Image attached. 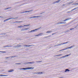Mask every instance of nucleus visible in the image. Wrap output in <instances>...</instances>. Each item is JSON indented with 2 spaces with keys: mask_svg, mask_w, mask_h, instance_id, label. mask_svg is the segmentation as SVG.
<instances>
[{
  "mask_svg": "<svg viewBox=\"0 0 78 78\" xmlns=\"http://www.w3.org/2000/svg\"><path fill=\"white\" fill-rule=\"evenodd\" d=\"M34 67H29L26 68H23L20 69V70H29L31 69H34Z\"/></svg>",
  "mask_w": 78,
  "mask_h": 78,
  "instance_id": "f257e3e1",
  "label": "nucleus"
},
{
  "mask_svg": "<svg viewBox=\"0 0 78 78\" xmlns=\"http://www.w3.org/2000/svg\"><path fill=\"white\" fill-rule=\"evenodd\" d=\"M16 19V18H10L8 19H7L5 20H4V22H6V21H7V20H10V19Z\"/></svg>",
  "mask_w": 78,
  "mask_h": 78,
  "instance_id": "f03ea898",
  "label": "nucleus"
},
{
  "mask_svg": "<svg viewBox=\"0 0 78 78\" xmlns=\"http://www.w3.org/2000/svg\"><path fill=\"white\" fill-rule=\"evenodd\" d=\"M74 46H72L70 47H69L68 48H66L65 49H62V50H66V49H69V48H72Z\"/></svg>",
  "mask_w": 78,
  "mask_h": 78,
  "instance_id": "7ed1b4c3",
  "label": "nucleus"
},
{
  "mask_svg": "<svg viewBox=\"0 0 78 78\" xmlns=\"http://www.w3.org/2000/svg\"><path fill=\"white\" fill-rule=\"evenodd\" d=\"M70 19H71V18H69L68 19H66L64 20H63V21L64 22H66V21H67V20H70Z\"/></svg>",
  "mask_w": 78,
  "mask_h": 78,
  "instance_id": "20e7f679",
  "label": "nucleus"
},
{
  "mask_svg": "<svg viewBox=\"0 0 78 78\" xmlns=\"http://www.w3.org/2000/svg\"><path fill=\"white\" fill-rule=\"evenodd\" d=\"M41 17V16H33V17H31L30 18V19H31V18H36V17Z\"/></svg>",
  "mask_w": 78,
  "mask_h": 78,
  "instance_id": "39448f33",
  "label": "nucleus"
},
{
  "mask_svg": "<svg viewBox=\"0 0 78 78\" xmlns=\"http://www.w3.org/2000/svg\"><path fill=\"white\" fill-rule=\"evenodd\" d=\"M41 28V27H40V28H38L37 29H35V30H31V31H35L36 30H39Z\"/></svg>",
  "mask_w": 78,
  "mask_h": 78,
  "instance_id": "423d86ee",
  "label": "nucleus"
},
{
  "mask_svg": "<svg viewBox=\"0 0 78 78\" xmlns=\"http://www.w3.org/2000/svg\"><path fill=\"white\" fill-rule=\"evenodd\" d=\"M35 73L36 74H42L43 73L42 72H39L38 73Z\"/></svg>",
  "mask_w": 78,
  "mask_h": 78,
  "instance_id": "0eeeda50",
  "label": "nucleus"
},
{
  "mask_svg": "<svg viewBox=\"0 0 78 78\" xmlns=\"http://www.w3.org/2000/svg\"><path fill=\"white\" fill-rule=\"evenodd\" d=\"M8 76V75H4L3 74H0V76Z\"/></svg>",
  "mask_w": 78,
  "mask_h": 78,
  "instance_id": "6e6552de",
  "label": "nucleus"
},
{
  "mask_svg": "<svg viewBox=\"0 0 78 78\" xmlns=\"http://www.w3.org/2000/svg\"><path fill=\"white\" fill-rule=\"evenodd\" d=\"M70 55H71V54H70L69 55H66L62 57V58H65V57H66V56H70Z\"/></svg>",
  "mask_w": 78,
  "mask_h": 78,
  "instance_id": "1a4fd4ad",
  "label": "nucleus"
},
{
  "mask_svg": "<svg viewBox=\"0 0 78 78\" xmlns=\"http://www.w3.org/2000/svg\"><path fill=\"white\" fill-rule=\"evenodd\" d=\"M14 71V69H10L9 71H8V72H12Z\"/></svg>",
  "mask_w": 78,
  "mask_h": 78,
  "instance_id": "9d476101",
  "label": "nucleus"
},
{
  "mask_svg": "<svg viewBox=\"0 0 78 78\" xmlns=\"http://www.w3.org/2000/svg\"><path fill=\"white\" fill-rule=\"evenodd\" d=\"M78 9V7L77 8H74V9L71 10V11H74V10H75V9Z\"/></svg>",
  "mask_w": 78,
  "mask_h": 78,
  "instance_id": "9b49d317",
  "label": "nucleus"
},
{
  "mask_svg": "<svg viewBox=\"0 0 78 78\" xmlns=\"http://www.w3.org/2000/svg\"><path fill=\"white\" fill-rule=\"evenodd\" d=\"M65 72H70V70L68 69H65Z\"/></svg>",
  "mask_w": 78,
  "mask_h": 78,
  "instance_id": "f8f14e48",
  "label": "nucleus"
},
{
  "mask_svg": "<svg viewBox=\"0 0 78 78\" xmlns=\"http://www.w3.org/2000/svg\"><path fill=\"white\" fill-rule=\"evenodd\" d=\"M51 32H52V31H47V32H46V33H51Z\"/></svg>",
  "mask_w": 78,
  "mask_h": 78,
  "instance_id": "ddd939ff",
  "label": "nucleus"
},
{
  "mask_svg": "<svg viewBox=\"0 0 78 78\" xmlns=\"http://www.w3.org/2000/svg\"><path fill=\"white\" fill-rule=\"evenodd\" d=\"M43 34L42 33H41L40 34L35 35V36H39L40 35H41V34Z\"/></svg>",
  "mask_w": 78,
  "mask_h": 78,
  "instance_id": "4468645a",
  "label": "nucleus"
},
{
  "mask_svg": "<svg viewBox=\"0 0 78 78\" xmlns=\"http://www.w3.org/2000/svg\"><path fill=\"white\" fill-rule=\"evenodd\" d=\"M34 62H29L27 63V64H32V63H34Z\"/></svg>",
  "mask_w": 78,
  "mask_h": 78,
  "instance_id": "2eb2a0df",
  "label": "nucleus"
},
{
  "mask_svg": "<svg viewBox=\"0 0 78 78\" xmlns=\"http://www.w3.org/2000/svg\"><path fill=\"white\" fill-rule=\"evenodd\" d=\"M19 22H22V21H16L14 22V23H18Z\"/></svg>",
  "mask_w": 78,
  "mask_h": 78,
  "instance_id": "dca6fc26",
  "label": "nucleus"
},
{
  "mask_svg": "<svg viewBox=\"0 0 78 78\" xmlns=\"http://www.w3.org/2000/svg\"><path fill=\"white\" fill-rule=\"evenodd\" d=\"M61 0H58V1H56V3H59V2H60V1Z\"/></svg>",
  "mask_w": 78,
  "mask_h": 78,
  "instance_id": "f3484780",
  "label": "nucleus"
},
{
  "mask_svg": "<svg viewBox=\"0 0 78 78\" xmlns=\"http://www.w3.org/2000/svg\"><path fill=\"white\" fill-rule=\"evenodd\" d=\"M23 26H18V28H21V27H23Z\"/></svg>",
  "mask_w": 78,
  "mask_h": 78,
  "instance_id": "a211bd4d",
  "label": "nucleus"
},
{
  "mask_svg": "<svg viewBox=\"0 0 78 78\" xmlns=\"http://www.w3.org/2000/svg\"><path fill=\"white\" fill-rule=\"evenodd\" d=\"M68 42H69V41L66 42L64 43H63V44H67V43H68Z\"/></svg>",
  "mask_w": 78,
  "mask_h": 78,
  "instance_id": "6ab92c4d",
  "label": "nucleus"
},
{
  "mask_svg": "<svg viewBox=\"0 0 78 78\" xmlns=\"http://www.w3.org/2000/svg\"><path fill=\"white\" fill-rule=\"evenodd\" d=\"M25 46L26 47H31V45H29L28 46L26 45Z\"/></svg>",
  "mask_w": 78,
  "mask_h": 78,
  "instance_id": "aec40b11",
  "label": "nucleus"
},
{
  "mask_svg": "<svg viewBox=\"0 0 78 78\" xmlns=\"http://www.w3.org/2000/svg\"><path fill=\"white\" fill-rule=\"evenodd\" d=\"M63 23V22H60L58 23L59 24H62Z\"/></svg>",
  "mask_w": 78,
  "mask_h": 78,
  "instance_id": "412c9836",
  "label": "nucleus"
},
{
  "mask_svg": "<svg viewBox=\"0 0 78 78\" xmlns=\"http://www.w3.org/2000/svg\"><path fill=\"white\" fill-rule=\"evenodd\" d=\"M62 54H60V55H56V56H61V55H62Z\"/></svg>",
  "mask_w": 78,
  "mask_h": 78,
  "instance_id": "4be33fe9",
  "label": "nucleus"
},
{
  "mask_svg": "<svg viewBox=\"0 0 78 78\" xmlns=\"http://www.w3.org/2000/svg\"><path fill=\"white\" fill-rule=\"evenodd\" d=\"M42 61H38L37 62H42Z\"/></svg>",
  "mask_w": 78,
  "mask_h": 78,
  "instance_id": "5701e85b",
  "label": "nucleus"
},
{
  "mask_svg": "<svg viewBox=\"0 0 78 78\" xmlns=\"http://www.w3.org/2000/svg\"><path fill=\"white\" fill-rule=\"evenodd\" d=\"M73 29H74V28H72V29H70V30H73Z\"/></svg>",
  "mask_w": 78,
  "mask_h": 78,
  "instance_id": "b1692460",
  "label": "nucleus"
},
{
  "mask_svg": "<svg viewBox=\"0 0 78 78\" xmlns=\"http://www.w3.org/2000/svg\"><path fill=\"white\" fill-rule=\"evenodd\" d=\"M24 30H28V28H25V29H24Z\"/></svg>",
  "mask_w": 78,
  "mask_h": 78,
  "instance_id": "393cba45",
  "label": "nucleus"
},
{
  "mask_svg": "<svg viewBox=\"0 0 78 78\" xmlns=\"http://www.w3.org/2000/svg\"><path fill=\"white\" fill-rule=\"evenodd\" d=\"M9 8H7L6 9H9Z\"/></svg>",
  "mask_w": 78,
  "mask_h": 78,
  "instance_id": "a878e982",
  "label": "nucleus"
},
{
  "mask_svg": "<svg viewBox=\"0 0 78 78\" xmlns=\"http://www.w3.org/2000/svg\"><path fill=\"white\" fill-rule=\"evenodd\" d=\"M63 23L65 24V23H66V22H63Z\"/></svg>",
  "mask_w": 78,
  "mask_h": 78,
  "instance_id": "bb28decb",
  "label": "nucleus"
},
{
  "mask_svg": "<svg viewBox=\"0 0 78 78\" xmlns=\"http://www.w3.org/2000/svg\"><path fill=\"white\" fill-rule=\"evenodd\" d=\"M25 26H28V25H25L24 26V27H25Z\"/></svg>",
  "mask_w": 78,
  "mask_h": 78,
  "instance_id": "cd10ccee",
  "label": "nucleus"
},
{
  "mask_svg": "<svg viewBox=\"0 0 78 78\" xmlns=\"http://www.w3.org/2000/svg\"><path fill=\"white\" fill-rule=\"evenodd\" d=\"M2 53H5L6 52L5 51H2Z\"/></svg>",
  "mask_w": 78,
  "mask_h": 78,
  "instance_id": "c85d7f7f",
  "label": "nucleus"
},
{
  "mask_svg": "<svg viewBox=\"0 0 78 78\" xmlns=\"http://www.w3.org/2000/svg\"><path fill=\"white\" fill-rule=\"evenodd\" d=\"M67 13H69V12H70V11H68L67 12Z\"/></svg>",
  "mask_w": 78,
  "mask_h": 78,
  "instance_id": "c756f323",
  "label": "nucleus"
},
{
  "mask_svg": "<svg viewBox=\"0 0 78 78\" xmlns=\"http://www.w3.org/2000/svg\"><path fill=\"white\" fill-rule=\"evenodd\" d=\"M20 64V63H16V64Z\"/></svg>",
  "mask_w": 78,
  "mask_h": 78,
  "instance_id": "7c9ffc66",
  "label": "nucleus"
},
{
  "mask_svg": "<svg viewBox=\"0 0 78 78\" xmlns=\"http://www.w3.org/2000/svg\"><path fill=\"white\" fill-rule=\"evenodd\" d=\"M3 17H2V16H0V18H3Z\"/></svg>",
  "mask_w": 78,
  "mask_h": 78,
  "instance_id": "2f4dec72",
  "label": "nucleus"
},
{
  "mask_svg": "<svg viewBox=\"0 0 78 78\" xmlns=\"http://www.w3.org/2000/svg\"><path fill=\"white\" fill-rule=\"evenodd\" d=\"M53 34H55L54 33L52 34V35H53Z\"/></svg>",
  "mask_w": 78,
  "mask_h": 78,
  "instance_id": "473e14b6",
  "label": "nucleus"
},
{
  "mask_svg": "<svg viewBox=\"0 0 78 78\" xmlns=\"http://www.w3.org/2000/svg\"><path fill=\"white\" fill-rule=\"evenodd\" d=\"M6 58H9V57H6Z\"/></svg>",
  "mask_w": 78,
  "mask_h": 78,
  "instance_id": "72a5a7b5",
  "label": "nucleus"
},
{
  "mask_svg": "<svg viewBox=\"0 0 78 78\" xmlns=\"http://www.w3.org/2000/svg\"><path fill=\"white\" fill-rule=\"evenodd\" d=\"M45 38H46V37H45Z\"/></svg>",
  "mask_w": 78,
  "mask_h": 78,
  "instance_id": "f704fd0d",
  "label": "nucleus"
},
{
  "mask_svg": "<svg viewBox=\"0 0 78 78\" xmlns=\"http://www.w3.org/2000/svg\"><path fill=\"white\" fill-rule=\"evenodd\" d=\"M28 12H29V11H27Z\"/></svg>",
  "mask_w": 78,
  "mask_h": 78,
  "instance_id": "c9c22d12",
  "label": "nucleus"
}]
</instances>
